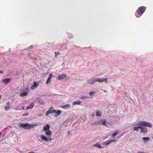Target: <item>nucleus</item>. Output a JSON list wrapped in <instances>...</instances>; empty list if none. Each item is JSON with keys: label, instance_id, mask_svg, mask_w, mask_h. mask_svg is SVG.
Wrapping results in <instances>:
<instances>
[{"label": "nucleus", "instance_id": "obj_26", "mask_svg": "<svg viewBox=\"0 0 153 153\" xmlns=\"http://www.w3.org/2000/svg\"><path fill=\"white\" fill-rule=\"evenodd\" d=\"M107 142L106 143V145H109V144L111 143V142L110 140H108L107 141Z\"/></svg>", "mask_w": 153, "mask_h": 153}, {"label": "nucleus", "instance_id": "obj_25", "mask_svg": "<svg viewBox=\"0 0 153 153\" xmlns=\"http://www.w3.org/2000/svg\"><path fill=\"white\" fill-rule=\"evenodd\" d=\"M95 93H96L95 91H91L89 93V94L91 96H94V94Z\"/></svg>", "mask_w": 153, "mask_h": 153}, {"label": "nucleus", "instance_id": "obj_28", "mask_svg": "<svg viewBox=\"0 0 153 153\" xmlns=\"http://www.w3.org/2000/svg\"><path fill=\"white\" fill-rule=\"evenodd\" d=\"M97 124H98V123H97V121H95V122H94L93 123V124H94V125H97Z\"/></svg>", "mask_w": 153, "mask_h": 153}, {"label": "nucleus", "instance_id": "obj_18", "mask_svg": "<svg viewBox=\"0 0 153 153\" xmlns=\"http://www.w3.org/2000/svg\"><path fill=\"white\" fill-rule=\"evenodd\" d=\"M93 146H95L97 147L100 149H101L103 148L102 146H101L100 145H99L98 143H96L94 144Z\"/></svg>", "mask_w": 153, "mask_h": 153}, {"label": "nucleus", "instance_id": "obj_23", "mask_svg": "<svg viewBox=\"0 0 153 153\" xmlns=\"http://www.w3.org/2000/svg\"><path fill=\"white\" fill-rule=\"evenodd\" d=\"M141 128V126H139L137 127H134V131H138L139 128Z\"/></svg>", "mask_w": 153, "mask_h": 153}, {"label": "nucleus", "instance_id": "obj_4", "mask_svg": "<svg viewBox=\"0 0 153 153\" xmlns=\"http://www.w3.org/2000/svg\"><path fill=\"white\" fill-rule=\"evenodd\" d=\"M146 7L144 6H141L139 7L137 10L135 14L137 18L140 17L146 10Z\"/></svg>", "mask_w": 153, "mask_h": 153}, {"label": "nucleus", "instance_id": "obj_36", "mask_svg": "<svg viewBox=\"0 0 153 153\" xmlns=\"http://www.w3.org/2000/svg\"><path fill=\"white\" fill-rule=\"evenodd\" d=\"M104 91L105 92H107V90H104Z\"/></svg>", "mask_w": 153, "mask_h": 153}, {"label": "nucleus", "instance_id": "obj_15", "mask_svg": "<svg viewBox=\"0 0 153 153\" xmlns=\"http://www.w3.org/2000/svg\"><path fill=\"white\" fill-rule=\"evenodd\" d=\"M61 107L63 108L68 109L70 107V106L69 104H66L64 105L61 106Z\"/></svg>", "mask_w": 153, "mask_h": 153}, {"label": "nucleus", "instance_id": "obj_27", "mask_svg": "<svg viewBox=\"0 0 153 153\" xmlns=\"http://www.w3.org/2000/svg\"><path fill=\"white\" fill-rule=\"evenodd\" d=\"M19 106H17L16 108V110H21V109H19L18 108Z\"/></svg>", "mask_w": 153, "mask_h": 153}, {"label": "nucleus", "instance_id": "obj_20", "mask_svg": "<svg viewBox=\"0 0 153 153\" xmlns=\"http://www.w3.org/2000/svg\"><path fill=\"white\" fill-rule=\"evenodd\" d=\"M56 117L59 116L61 113L62 111L59 110H58L57 111H56Z\"/></svg>", "mask_w": 153, "mask_h": 153}, {"label": "nucleus", "instance_id": "obj_12", "mask_svg": "<svg viewBox=\"0 0 153 153\" xmlns=\"http://www.w3.org/2000/svg\"><path fill=\"white\" fill-rule=\"evenodd\" d=\"M10 108L11 106L10 105V102L8 101L6 103V105L5 107V109L6 111H7Z\"/></svg>", "mask_w": 153, "mask_h": 153}, {"label": "nucleus", "instance_id": "obj_24", "mask_svg": "<svg viewBox=\"0 0 153 153\" xmlns=\"http://www.w3.org/2000/svg\"><path fill=\"white\" fill-rule=\"evenodd\" d=\"M90 98V97L88 96H83L81 97L79 99H89Z\"/></svg>", "mask_w": 153, "mask_h": 153}, {"label": "nucleus", "instance_id": "obj_22", "mask_svg": "<svg viewBox=\"0 0 153 153\" xmlns=\"http://www.w3.org/2000/svg\"><path fill=\"white\" fill-rule=\"evenodd\" d=\"M101 113L99 111H97L96 112V116L97 117H100L101 116Z\"/></svg>", "mask_w": 153, "mask_h": 153}, {"label": "nucleus", "instance_id": "obj_6", "mask_svg": "<svg viewBox=\"0 0 153 153\" xmlns=\"http://www.w3.org/2000/svg\"><path fill=\"white\" fill-rule=\"evenodd\" d=\"M56 112V110L53 109L52 107L50 108L46 112L45 114V116H47L48 115L52 113H55Z\"/></svg>", "mask_w": 153, "mask_h": 153}, {"label": "nucleus", "instance_id": "obj_35", "mask_svg": "<svg viewBox=\"0 0 153 153\" xmlns=\"http://www.w3.org/2000/svg\"><path fill=\"white\" fill-rule=\"evenodd\" d=\"M71 35H72V36L71 37V38H72L73 37V35L71 34Z\"/></svg>", "mask_w": 153, "mask_h": 153}, {"label": "nucleus", "instance_id": "obj_14", "mask_svg": "<svg viewBox=\"0 0 153 153\" xmlns=\"http://www.w3.org/2000/svg\"><path fill=\"white\" fill-rule=\"evenodd\" d=\"M81 103V101L80 100H76L73 101L72 102L73 105H80Z\"/></svg>", "mask_w": 153, "mask_h": 153}, {"label": "nucleus", "instance_id": "obj_31", "mask_svg": "<svg viewBox=\"0 0 153 153\" xmlns=\"http://www.w3.org/2000/svg\"><path fill=\"white\" fill-rule=\"evenodd\" d=\"M52 73H51V74H50L49 75V76L48 77H50V78H51V77H52Z\"/></svg>", "mask_w": 153, "mask_h": 153}, {"label": "nucleus", "instance_id": "obj_41", "mask_svg": "<svg viewBox=\"0 0 153 153\" xmlns=\"http://www.w3.org/2000/svg\"><path fill=\"white\" fill-rule=\"evenodd\" d=\"M1 96L0 95V98H1Z\"/></svg>", "mask_w": 153, "mask_h": 153}, {"label": "nucleus", "instance_id": "obj_34", "mask_svg": "<svg viewBox=\"0 0 153 153\" xmlns=\"http://www.w3.org/2000/svg\"><path fill=\"white\" fill-rule=\"evenodd\" d=\"M0 73H3V71H0Z\"/></svg>", "mask_w": 153, "mask_h": 153}, {"label": "nucleus", "instance_id": "obj_10", "mask_svg": "<svg viewBox=\"0 0 153 153\" xmlns=\"http://www.w3.org/2000/svg\"><path fill=\"white\" fill-rule=\"evenodd\" d=\"M28 90L27 89H26L25 91H22L20 94V96L22 97L27 95L28 94Z\"/></svg>", "mask_w": 153, "mask_h": 153}, {"label": "nucleus", "instance_id": "obj_32", "mask_svg": "<svg viewBox=\"0 0 153 153\" xmlns=\"http://www.w3.org/2000/svg\"><path fill=\"white\" fill-rule=\"evenodd\" d=\"M111 141V143H112V142H116L117 141L116 140H110Z\"/></svg>", "mask_w": 153, "mask_h": 153}, {"label": "nucleus", "instance_id": "obj_8", "mask_svg": "<svg viewBox=\"0 0 153 153\" xmlns=\"http://www.w3.org/2000/svg\"><path fill=\"white\" fill-rule=\"evenodd\" d=\"M66 77V74L64 73H62L61 74H59L58 77V79L59 80H62L65 79Z\"/></svg>", "mask_w": 153, "mask_h": 153}, {"label": "nucleus", "instance_id": "obj_37", "mask_svg": "<svg viewBox=\"0 0 153 153\" xmlns=\"http://www.w3.org/2000/svg\"><path fill=\"white\" fill-rule=\"evenodd\" d=\"M22 109L23 110H25V107H24L22 108Z\"/></svg>", "mask_w": 153, "mask_h": 153}, {"label": "nucleus", "instance_id": "obj_5", "mask_svg": "<svg viewBox=\"0 0 153 153\" xmlns=\"http://www.w3.org/2000/svg\"><path fill=\"white\" fill-rule=\"evenodd\" d=\"M137 125L140 126H147L149 128L152 127V124L145 121H140L138 122Z\"/></svg>", "mask_w": 153, "mask_h": 153}, {"label": "nucleus", "instance_id": "obj_40", "mask_svg": "<svg viewBox=\"0 0 153 153\" xmlns=\"http://www.w3.org/2000/svg\"><path fill=\"white\" fill-rule=\"evenodd\" d=\"M152 139H153V136L152 137Z\"/></svg>", "mask_w": 153, "mask_h": 153}, {"label": "nucleus", "instance_id": "obj_7", "mask_svg": "<svg viewBox=\"0 0 153 153\" xmlns=\"http://www.w3.org/2000/svg\"><path fill=\"white\" fill-rule=\"evenodd\" d=\"M97 123L99 124H101L102 125L107 126L106 121L104 119H101L97 121Z\"/></svg>", "mask_w": 153, "mask_h": 153}, {"label": "nucleus", "instance_id": "obj_17", "mask_svg": "<svg viewBox=\"0 0 153 153\" xmlns=\"http://www.w3.org/2000/svg\"><path fill=\"white\" fill-rule=\"evenodd\" d=\"M145 143H147L149 140H150V138L149 137H143L142 138Z\"/></svg>", "mask_w": 153, "mask_h": 153}, {"label": "nucleus", "instance_id": "obj_13", "mask_svg": "<svg viewBox=\"0 0 153 153\" xmlns=\"http://www.w3.org/2000/svg\"><path fill=\"white\" fill-rule=\"evenodd\" d=\"M35 105V102H32L30 105L27 106L26 108V110L30 109L32 108Z\"/></svg>", "mask_w": 153, "mask_h": 153}, {"label": "nucleus", "instance_id": "obj_2", "mask_svg": "<svg viewBox=\"0 0 153 153\" xmlns=\"http://www.w3.org/2000/svg\"><path fill=\"white\" fill-rule=\"evenodd\" d=\"M107 78H92L90 79L87 81V82L89 84H93L95 82H98L100 83L102 82L105 81L106 83H108Z\"/></svg>", "mask_w": 153, "mask_h": 153}, {"label": "nucleus", "instance_id": "obj_16", "mask_svg": "<svg viewBox=\"0 0 153 153\" xmlns=\"http://www.w3.org/2000/svg\"><path fill=\"white\" fill-rule=\"evenodd\" d=\"M141 130H140V132L143 133L144 134H146L147 132V129H145V128H143L141 127Z\"/></svg>", "mask_w": 153, "mask_h": 153}, {"label": "nucleus", "instance_id": "obj_19", "mask_svg": "<svg viewBox=\"0 0 153 153\" xmlns=\"http://www.w3.org/2000/svg\"><path fill=\"white\" fill-rule=\"evenodd\" d=\"M118 133L119 132L118 131H115L111 135V136L112 138H114L118 135Z\"/></svg>", "mask_w": 153, "mask_h": 153}, {"label": "nucleus", "instance_id": "obj_33", "mask_svg": "<svg viewBox=\"0 0 153 153\" xmlns=\"http://www.w3.org/2000/svg\"><path fill=\"white\" fill-rule=\"evenodd\" d=\"M106 143H105V142H103L102 143V144L103 145H106Z\"/></svg>", "mask_w": 153, "mask_h": 153}, {"label": "nucleus", "instance_id": "obj_11", "mask_svg": "<svg viewBox=\"0 0 153 153\" xmlns=\"http://www.w3.org/2000/svg\"><path fill=\"white\" fill-rule=\"evenodd\" d=\"M39 85V83L37 82H34L33 85L31 86V89L32 90H33L36 88H37Z\"/></svg>", "mask_w": 153, "mask_h": 153}, {"label": "nucleus", "instance_id": "obj_30", "mask_svg": "<svg viewBox=\"0 0 153 153\" xmlns=\"http://www.w3.org/2000/svg\"><path fill=\"white\" fill-rule=\"evenodd\" d=\"M28 115V114H23V115H22V117H25V116H27Z\"/></svg>", "mask_w": 153, "mask_h": 153}, {"label": "nucleus", "instance_id": "obj_39", "mask_svg": "<svg viewBox=\"0 0 153 153\" xmlns=\"http://www.w3.org/2000/svg\"><path fill=\"white\" fill-rule=\"evenodd\" d=\"M1 133L0 131V136L1 135Z\"/></svg>", "mask_w": 153, "mask_h": 153}, {"label": "nucleus", "instance_id": "obj_21", "mask_svg": "<svg viewBox=\"0 0 153 153\" xmlns=\"http://www.w3.org/2000/svg\"><path fill=\"white\" fill-rule=\"evenodd\" d=\"M51 78L50 77H48V79L47 80V81L46 82V84L47 85L48 84H49L50 83L51 80Z\"/></svg>", "mask_w": 153, "mask_h": 153}, {"label": "nucleus", "instance_id": "obj_9", "mask_svg": "<svg viewBox=\"0 0 153 153\" xmlns=\"http://www.w3.org/2000/svg\"><path fill=\"white\" fill-rule=\"evenodd\" d=\"M10 78H5L3 79L2 80V82L4 83V84H6L9 83L10 82Z\"/></svg>", "mask_w": 153, "mask_h": 153}, {"label": "nucleus", "instance_id": "obj_29", "mask_svg": "<svg viewBox=\"0 0 153 153\" xmlns=\"http://www.w3.org/2000/svg\"><path fill=\"white\" fill-rule=\"evenodd\" d=\"M55 57H56L57 56V55H59L60 54V53H55Z\"/></svg>", "mask_w": 153, "mask_h": 153}, {"label": "nucleus", "instance_id": "obj_1", "mask_svg": "<svg viewBox=\"0 0 153 153\" xmlns=\"http://www.w3.org/2000/svg\"><path fill=\"white\" fill-rule=\"evenodd\" d=\"M50 126L47 124L43 127V130L46 131L45 132V134L48 136L47 137H46L44 134H42L40 135V137L41 140L47 142L49 140L50 141L51 140V136L52 134L51 132L49 130L50 128Z\"/></svg>", "mask_w": 153, "mask_h": 153}, {"label": "nucleus", "instance_id": "obj_3", "mask_svg": "<svg viewBox=\"0 0 153 153\" xmlns=\"http://www.w3.org/2000/svg\"><path fill=\"white\" fill-rule=\"evenodd\" d=\"M38 126V125L36 124H30L28 123H20L18 126L19 128L22 127L24 129H30L34 127V126Z\"/></svg>", "mask_w": 153, "mask_h": 153}, {"label": "nucleus", "instance_id": "obj_38", "mask_svg": "<svg viewBox=\"0 0 153 153\" xmlns=\"http://www.w3.org/2000/svg\"><path fill=\"white\" fill-rule=\"evenodd\" d=\"M39 116H42V115H39Z\"/></svg>", "mask_w": 153, "mask_h": 153}]
</instances>
